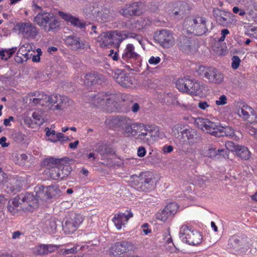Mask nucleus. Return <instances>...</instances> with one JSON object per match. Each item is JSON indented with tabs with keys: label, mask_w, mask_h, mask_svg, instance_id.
<instances>
[{
	"label": "nucleus",
	"mask_w": 257,
	"mask_h": 257,
	"mask_svg": "<svg viewBox=\"0 0 257 257\" xmlns=\"http://www.w3.org/2000/svg\"><path fill=\"white\" fill-rule=\"evenodd\" d=\"M104 80L102 75L95 72L89 73L86 74L84 77V84L89 86L95 84H101Z\"/></svg>",
	"instance_id": "nucleus-27"
},
{
	"label": "nucleus",
	"mask_w": 257,
	"mask_h": 257,
	"mask_svg": "<svg viewBox=\"0 0 257 257\" xmlns=\"http://www.w3.org/2000/svg\"><path fill=\"white\" fill-rule=\"evenodd\" d=\"M49 168L45 171L46 174L54 180L63 179L67 176L71 171V168L66 165L64 159L50 158L46 160Z\"/></svg>",
	"instance_id": "nucleus-2"
},
{
	"label": "nucleus",
	"mask_w": 257,
	"mask_h": 257,
	"mask_svg": "<svg viewBox=\"0 0 257 257\" xmlns=\"http://www.w3.org/2000/svg\"><path fill=\"white\" fill-rule=\"evenodd\" d=\"M236 154L243 160H248L250 158L251 154L248 148L242 146H238L236 149Z\"/></svg>",
	"instance_id": "nucleus-36"
},
{
	"label": "nucleus",
	"mask_w": 257,
	"mask_h": 257,
	"mask_svg": "<svg viewBox=\"0 0 257 257\" xmlns=\"http://www.w3.org/2000/svg\"><path fill=\"white\" fill-rule=\"evenodd\" d=\"M105 124L109 127H117L120 128H135L143 127H153L155 126L151 124H145L142 123L136 122L130 118L123 115L111 116L106 119Z\"/></svg>",
	"instance_id": "nucleus-3"
},
{
	"label": "nucleus",
	"mask_w": 257,
	"mask_h": 257,
	"mask_svg": "<svg viewBox=\"0 0 257 257\" xmlns=\"http://www.w3.org/2000/svg\"><path fill=\"white\" fill-rule=\"evenodd\" d=\"M32 49V45L29 43H27L22 46L18 50V54L22 55L26 61L30 58L29 52Z\"/></svg>",
	"instance_id": "nucleus-37"
},
{
	"label": "nucleus",
	"mask_w": 257,
	"mask_h": 257,
	"mask_svg": "<svg viewBox=\"0 0 257 257\" xmlns=\"http://www.w3.org/2000/svg\"><path fill=\"white\" fill-rule=\"evenodd\" d=\"M35 197L38 199V202L40 198L46 197L48 198H51L59 195L60 193L59 187L57 185L48 187L38 186L35 187Z\"/></svg>",
	"instance_id": "nucleus-15"
},
{
	"label": "nucleus",
	"mask_w": 257,
	"mask_h": 257,
	"mask_svg": "<svg viewBox=\"0 0 257 257\" xmlns=\"http://www.w3.org/2000/svg\"><path fill=\"white\" fill-rule=\"evenodd\" d=\"M207 181V179L205 176H200L198 177L197 182L198 184L200 185H203Z\"/></svg>",
	"instance_id": "nucleus-62"
},
{
	"label": "nucleus",
	"mask_w": 257,
	"mask_h": 257,
	"mask_svg": "<svg viewBox=\"0 0 257 257\" xmlns=\"http://www.w3.org/2000/svg\"><path fill=\"white\" fill-rule=\"evenodd\" d=\"M143 132L138 131V130H130L127 134L128 136H132L134 138L141 140L145 143L150 144L155 139L157 138L159 139H163L164 138L167 139H171L170 135L168 133L162 132L159 130L157 131L158 136H154L155 138L153 137V131L152 130H144Z\"/></svg>",
	"instance_id": "nucleus-8"
},
{
	"label": "nucleus",
	"mask_w": 257,
	"mask_h": 257,
	"mask_svg": "<svg viewBox=\"0 0 257 257\" xmlns=\"http://www.w3.org/2000/svg\"><path fill=\"white\" fill-rule=\"evenodd\" d=\"M231 60H232V63H231L232 67L234 69H237L239 67L240 63V60L239 58L237 56H233L232 57Z\"/></svg>",
	"instance_id": "nucleus-49"
},
{
	"label": "nucleus",
	"mask_w": 257,
	"mask_h": 257,
	"mask_svg": "<svg viewBox=\"0 0 257 257\" xmlns=\"http://www.w3.org/2000/svg\"><path fill=\"white\" fill-rule=\"evenodd\" d=\"M132 247V243L127 241H122L111 244L105 248L106 253L112 257H119L127 252Z\"/></svg>",
	"instance_id": "nucleus-13"
},
{
	"label": "nucleus",
	"mask_w": 257,
	"mask_h": 257,
	"mask_svg": "<svg viewBox=\"0 0 257 257\" xmlns=\"http://www.w3.org/2000/svg\"><path fill=\"white\" fill-rule=\"evenodd\" d=\"M170 215L164 209L160 213L157 215V218L161 221H165L169 217Z\"/></svg>",
	"instance_id": "nucleus-48"
},
{
	"label": "nucleus",
	"mask_w": 257,
	"mask_h": 257,
	"mask_svg": "<svg viewBox=\"0 0 257 257\" xmlns=\"http://www.w3.org/2000/svg\"><path fill=\"white\" fill-rule=\"evenodd\" d=\"M156 186V180L152 176L147 177L142 183L141 188L144 191H149L154 188Z\"/></svg>",
	"instance_id": "nucleus-33"
},
{
	"label": "nucleus",
	"mask_w": 257,
	"mask_h": 257,
	"mask_svg": "<svg viewBox=\"0 0 257 257\" xmlns=\"http://www.w3.org/2000/svg\"><path fill=\"white\" fill-rule=\"evenodd\" d=\"M143 12V4L141 2L134 3L126 5L119 10V13L126 17L139 16Z\"/></svg>",
	"instance_id": "nucleus-17"
},
{
	"label": "nucleus",
	"mask_w": 257,
	"mask_h": 257,
	"mask_svg": "<svg viewBox=\"0 0 257 257\" xmlns=\"http://www.w3.org/2000/svg\"><path fill=\"white\" fill-rule=\"evenodd\" d=\"M190 84H191V80L185 78H179L176 82L177 88L183 92L188 93Z\"/></svg>",
	"instance_id": "nucleus-32"
},
{
	"label": "nucleus",
	"mask_w": 257,
	"mask_h": 257,
	"mask_svg": "<svg viewBox=\"0 0 257 257\" xmlns=\"http://www.w3.org/2000/svg\"><path fill=\"white\" fill-rule=\"evenodd\" d=\"M161 59L159 57L152 56L149 60L150 64L156 65L160 62Z\"/></svg>",
	"instance_id": "nucleus-56"
},
{
	"label": "nucleus",
	"mask_w": 257,
	"mask_h": 257,
	"mask_svg": "<svg viewBox=\"0 0 257 257\" xmlns=\"http://www.w3.org/2000/svg\"><path fill=\"white\" fill-rule=\"evenodd\" d=\"M248 32V35L257 39V27L251 28Z\"/></svg>",
	"instance_id": "nucleus-55"
},
{
	"label": "nucleus",
	"mask_w": 257,
	"mask_h": 257,
	"mask_svg": "<svg viewBox=\"0 0 257 257\" xmlns=\"http://www.w3.org/2000/svg\"><path fill=\"white\" fill-rule=\"evenodd\" d=\"M178 6H179V10H183V14L185 13L187 9L188 8V5L186 3L183 2H179L178 4Z\"/></svg>",
	"instance_id": "nucleus-59"
},
{
	"label": "nucleus",
	"mask_w": 257,
	"mask_h": 257,
	"mask_svg": "<svg viewBox=\"0 0 257 257\" xmlns=\"http://www.w3.org/2000/svg\"><path fill=\"white\" fill-rule=\"evenodd\" d=\"M119 60L123 66L128 70H134L141 65L140 56L135 52V47L132 44L126 45Z\"/></svg>",
	"instance_id": "nucleus-4"
},
{
	"label": "nucleus",
	"mask_w": 257,
	"mask_h": 257,
	"mask_svg": "<svg viewBox=\"0 0 257 257\" xmlns=\"http://www.w3.org/2000/svg\"><path fill=\"white\" fill-rule=\"evenodd\" d=\"M208 130L209 131L207 132L208 133L217 137L226 136L233 139L237 140L242 136L241 133L239 131V130H227V131H229L227 132L224 131V130Z\"/></svg>",
	"instance_id": "nucleus-23"
},
{
	"label": "nucleus",
	"mask_w": 257,
	"mask_h": 257,
	"mask_svg": "<svg viewBox=\"0 0 257 257\" xmlns=\"http://www.w3.org/2000/svg\"><path fill=\"white\" fill-rule=\"evenodd\" d=\"M224 152V150L223 149H216L215 148H210L207 150L205 156L213 158L219 154H222Z\"/></svg>",
	"instance_id": "nucleus-41"
},
{
	"label": "nucleus",
	"mask_w": 257,
	"mask_h": 257,
	"mask_svg": "<svg viewBox=\"0 0 257 257\" xmlns=\"http://www.w3.org/2000/svg\"><path fill=\"white\" fill-rule=\"evenodd\" d=\"M202 86L198 82L193 81L191 80V84H190L188 93L191 95H200L202 94Z\"/></svg>",
	"instance_id": "nucleus-34"
},
{
	"label": "nucleus",
	"mask_w": 257,
	"mask_h": 257,
	"mask_svg": "<svg viewBox=\"0 0 257 257\" xmlns=\"http://www.w3.org/2000/svg\"><path fill=\"white\" fill-rule=\"evenodd\" d=\"M83 221V216L78 214H72L66 218L63 229L66 234L75 232Z\"/></svg>",
	"instance_id": "nucleus-14"
},
{
	"label": "nucleus",
	"mask_w": 257,
	"mask_h": 257,
	"mask_svg": "<svg viewBox=\"0 0 257 257\" xmlns=\"http://www.w3.org/2000/svg\"><path fill=\"white\" fill-rule=\"evenodd\" d=\"M137 35L126 31H109L101 33L99 38L105 46L110 44H116L118 46L127 38H135Z\"/></svg>",
	"instance_id": "nucleus-6"
},
{
	"label": "nucleus",
	"mask_w": 257,
	"mask_h": 257,
	"mask_svg": "<svg viewBox=\"0 0 257 257\" xmlns=\"http://www.w3.org/2000/svg\"><path fill=\"white\" fill-rule=\"evenodd\" d=\"M16 48H12V49L7 50H1L0 56L3 60H7L10 58L13 54L15 52Z\"/></svg>",
	"instance_id": "nucleus-42"
},
{
	"label": "nucleus",
	"mask_w": 257,
	"mask_h": 257,
	"mask_svg": "<svg viewBox=\"0 0 257 257\" xmlns=\"http://www.w3.org/2000/svg\"><path fill=\"white\" fill-rule=\"evenodd\" d=\"M20 33L27 39H34L39 33L37 28L30 22H21L17 25Z\"/></svg>",
	"instance_id": "nucleus-16"
},
{
	"label": "nucleus",
	"mask_w": 257,
	"mask_h": 257,
	"mask_svg": "<svg viewBox=\"0 0 257 257\" xmlns=\"http://www.w3.org/2000/svg\"><path fill=\"white\" fill-rule=\"evenodd\" d=\"M229 243L231 245V247L237 249L239 250L240 248H239V240L237 239H231L229 240Z\"/></svg>",
	"instance_id": "nucleus-53"
},
{
	"label": "nucleus",
	"mask_w": 257,
	"mask_h": 257,
	"mask_svg": "<svg viewBox=\"0 0 257 257\" xmlns=\"http://www.w3.org/2000/svg\"><path fill=\"white\" fill-rule=\"evenodd\" d=\"M46 136L48 139L52 142L65 140L63 134L60 133H56L54 130H48L46 132Z\"/></svg>",
	"instance_id": "nucleus-35"
},
{
	"label": "nucleus",
	"mask_w": 257,
	"mask_h": 257,
	"mask_svg": "<svg viewBox=\"0 0 257 257\" xmlns=\"http://www.w3.org/2000/svg\"><path fill=\"white\" fill-rule=\"evenodd\" d=\"M174 105H177L180 107L184 108L185 109H189L191 108V106L189 104H185L180 102L179 101H176L174 103Z\"/></svg>",
	"instance_id": "nucleus-63"
},
{
	"label": "nucleus",
	"mask_w": 257,
	"mask_h": 257,
	"mask_svg": "<svg viewBox=\"0 0 257 257\" xmlns=\"http://www.w3.org/2000/svg\"><path fill=\"white\" fill-rule=\"evenodd\" d=\"M107 94V93L103 92L97 93H91L90 95H88L89 97L88 100L96 106L102 107L104 103Z\"/></svg>",
	"instance_id": "nucleus-29"
},
{
	"label": "nucleus",
	"mask_w": 257,
	"mask_h": 257,
	"mask_svg": "<svg viewBox=\"0 0 257 257\" xmlns=\"http://www.w3.org/2000/svg\"><path fill=\"white\" fill-rule=\"evenodd\" d=\"M215 103L217 105H222L227 103V97L225 95H221L218 100H216Z\"/></svg>",
	"instance_id": "nucleus-50"
},
{
	"label": "nucleus",
	"mask_w": 257,
	"mask_h": 257,
	"mask_svg": "<svg viewBox=\"0 0 257 257\" xmlns=\"http://www.w3.org/2000/svg\"><path fill=\"white\" fill-rule=\"evenodd\" d=\"M59 248V245L51 244H41L35 246L33 251L36 255H46L53 252Z\"/></svg>",
	"instance_id": "nucleus-24"
},
{
	"label": "nucleus",
	"mask_w": 257,
	"mask_h": 257,
	"mask_svg": "<svg viewBox=\"0 0 257 257\" xmlns=\"http://www.w3.org/2000/svg\"><path fill=\"white\" fill-rule=\"evenodd\" d=\"M237 114L247 121L248 127L257 128V115L251 107L243 105L242 107L238 109Z\"/></svg>",
	"instance_id": "nucleus-12"
},
{
	"label": "nucleus",
	"mask_w": 257,
	"mask_h": 257,
	"mask_svg": "<svg viewBox=\"0 0 257 257\" xmlns=\"http://www.w3.org/2000/svg\"><path fill=\"white\" fill-rule=\"evenodd\" d=\"M146 154V151L145 149L143 147H140L138 148V155L140 157H143L145 156Z\"/></svg>",
	"instance_id": "nucleus-61"
},
{
	"label": "nucleus",
	"mask_w": 257,
	"mask_h": 257,
	"mask_svg": "<svg viewBox=\"0 0 257 257\" xmlns=\"http://www.w3.org/2000/svg\"><path fill=\"white\" fill-rule=\"evenodd\" d=\"M173 150V148L172 146L165 145L163 147L162 151L164 153H170L172 152Z\"/></svg>",
	"instance_id": "nucleus-60"
},
{
	"label": "nucleus",
	"mask_w": 257,
	"mask_h": 257,
	"mask_svg": "<svg viewBox=\"0 0 257 257\" xmlns=\"http://www.w3.org/2000/svg\"><path fill=\"white\" fill-rule=\"evenodd\" d=\"M32 96H35L33 99L32 102L35 104H40L41 105H46L48 107L50 106V96L47 95L44 92H35L32 94Z\"/></svg>",
	"instance_id": "nucleus-28"
},
{
	"label": "nucleus",
	"mask_w": 257,
	"mask_h": 257,
	"mask_svg": "<svg viewBox=\"0 0 257 257\" xmlns=\"http://www.w3.org/2000/svg\"><path fill=\"white\" fill-rule=\"evenodd\" d=\"M27 159L28 156L26 154H21L19 157V160H20V162H18L19 164L20 165L24 164Z\"/></svg>",
	"instance_id": "nucleus-57"
},
{
	"label": "nucleus",
	"mask_w": 257,
	"mask_h": 257,
	"mask_svg": "<svg viewBox=\"0 0 257 257\" xmlns=\"http://www.w3.org/2000/svg\"><path fill=\"white\" fill-rule=\"evenodd\" d=\"M155 40L163 47L169 48L173 45L174 39L172 33L167 30H162L155 36Z\"/></svg>",
	"instance_id": "nucleus-19"
},
{
	"label": "nucleus",
	"mask_w": 257,
	"mask_h": 257,
	"mask_svg": "<svg viewBox=\"0 0 257 257\" xmlns=\"http://www.w3.org/2000/svg\"><path fill=\"white\" fill-rule=\"evenodd\" d=\"M6 140L7 138L5 137H3L0 139V145L3 148L7 147L9 146V144L6 142Z\"/></svg>",
	"instance_id": "nucleus-64"
},
{
	"label": "nucleus",
	"mask_w": 257,
	"mask_h": 257,
	"mask_svg": "<svg viewBox=\"0 0 257 257\" xmlns=\"http://www.w3.org/2000/svg\"><path fill=\"white\" fill-rule=\"evenodd\" d=\"M195 124L198 128H217L218 125L208 119L197 118L195 120Z\"/></svg>",
	"instance_id": "nucleus-31"
},
{
	"label": "nucleus",
	"mask_w": 257,
	"mask_h": 257,
	"mask_svg": "<svg viewBox=\"0 0 257 257\" xmlns=\"http://www.w3.org/2000/svg\"><path fill=\"white\" fill-rule=\"evenodd\" d=\"M21 205L24 211L33 212L38 207V199L34 194L26 193L14 198L8 204V210L13 214L16 213L18 207Z\"/></svg>",
	"instance_id": "nucleus-1"
},
{
	"label": "nucleus",
	"mask_w": 257,
	"mask_h": 257,
	"mask_svg": "<svg viewBox=\"0 0 257 257\" xmlns=\"http://www.w3.org/2000/svg\"><path fill=\"white\" fill-rule=\"evenodd\" d=\"M33 119H25L26 123L28 124V127H37L40 126L44 122V118L38 112H34L32 114Z\"/></svg>",
	"instance_id": "nucleus-30"
},
{
	"label": "nucleus",
	"mask_w": 257,
	"mask_h": 257,
	"mask_svg": "<svg viewBox=\"0 0 257 257\" xmlns=\"http://www.w3.org/2000/svg\"><path fill=\"white\" fill-rule=\"evenodd\" d=\"M83 29H84L85 31L89 32L91 34L97 35L98 34V32L96 31V26L91 24L85 23V28Z\"/></svg>",
	"instance_id": "nucleus-46"
},
{
	"label": "nucleus",
	"mask_w": 257,
	"mask_h": 257,
	"mask_svg": "<svg viewBox=\"0 0 257 257\" xmlns=\"http://www.w3.org/2000/svg\"><path fill=\"white\" fill-rule=\"evenodd\" d=\"M98 16L101 18V22H102L110 21L112 18L110 11L106 8L99 12Z\"/></svg>",
	"instance_id": "nucleus-39"
},
{
	"label": "nucleus",
	"mask_w": 257,
	"mask_h": 257,
	"mask_svg": "<svg viewBox=\"0 0 257 257\" xmlns=\"http://www.w3.org/2000/svg\"><path fill=\"white\" fill-rule=\"evenodd\" d=\"M246 17L249 21L257 22V10H250L246 14Z\"/></svg>",
	"instance_id": "nucleus-45"
},
{
	"label": "nucleus",
	"mask_w": 257,
	"mask_h": 257,
	"mask_svg": "<svg viewBox=\"0 0 257 257\" xmlns=\"http://www.w3.org/2000/svg\"><path fill=\"white\" fill-rule=\"evenodd\" d=\"M197 74L208 80L209 82L219 84L223 80V75L213 67L200 66L196 70Z\"/></svg>",
	"instance_id": "nucleus-9"
},
{
	"label": "nucleus",
	"mask_w": 257,
	"mask_h": 257,
	"mask_svg": "<svg viewBox=\"0 0 257 257\" xmlns=\"http://www.w3.org/2000/svg\"><path fill=\"white\" fill-rule=\"evenodd\" d=\"M111 76L116 82L123 87H130L132 83V79L128 75L120 70L112 71Z\"/></svg>",
	"instance_id": "nucleus-21"
},
{
	"label": "nucleus",
	"mask_w": 257,
	"mask_h": 257,
	"mask_svg": "<svg viewBox=\"0 0 257 257\" xmlns=\"http://www.w3.org/2000/svg\"><path fill=\"white\" fill-rule=\"evenodd\" d=\"M176 44L178 48L186 53L195 52L198 47L196 39L186 35L180 36L177 39Z\"/></svg>",
	"instance_id": "nucleus-11"
},
{
	"label": "nucleus",
	"mask_w": 257,
	"mask_h": 257,
	"mask_svg": "<svg viewBox=\"0 0 257 257\" xmlns=\"http://www.w3.org/2000/svg\"><path fill=\"white\" fill-rule=\"evenodd\" d=\"M178 209V206L177 204L175 202L169 203L164 208L170 215H173L176 213Z\"/></svg>",
	"instance_id": "nucleus-43"
},
{
	"label": "nucleus",
	"mask_w": 257,
	"mask_h": 257,
	"mask_svg": "<svg viewBox=\"0 0 257 257\" xmlns=\"http://www.w3.org/2000/svg\"><path fill=\"white\" fill-rule=\"evenodd\" d=\"M116 100L115 94L107 93L102 108L108 112L119 111L120 108Z\"/></svg>",
	"instance_id": "nucleus-20"
},
{
	"label": "nucleus",
	"mask_w": 257,
	"mask_h": 257,
	"mask_svg": "<svg viewBox=\"0 0 257 257\" xmlns=\"http://www.w3.org/2000/svg\"><path fill=\"white\" fill-rule=\"evenodd\" d=\"M206 23L205 18L199 16L192 17L185 19L184 26L187 32L200 36L205 35L208 31Z\"/></svg>",
	"instance_id": "nucleus-5"
},
{
	"label": "nucleus",
	"mask_w": 257,
	"mask_h": 257,
	"mask_svg": "<svg viewBox=\"0 0 257 257\" xmlns=\"http://www.w3.org/2000/svg\"><path fill=\"white\" fill-rule=\"evenodd\" d=\"M66 44L74 50L83 49L85 47L84 42L80 38L74 36H68L65 39Z\"/></svg>",
	"instance_id": "nucleus-25"
},
{
	"label": "nucleus",
	"mask_w": 257,
	"mask_h": 257,
	"mask_svg": "<svg viewBox=\"0 0 257 257\" xmlns=\"http://www.w3.org/2000/svg\"><path fill=\"white\" fill-rule=\"evenodd\" d=\"M49 99L50 101L49 107L54 106V109L57 110H61L66 108L70 104V101L68 97L58 94L51 95Z\"/></svg>",
	"instance_id": "nucleus-18"
},
{
	"label": "nucleus",
	"mask_w": 257,
	"mask_h": 257,
	"mask_svg": "<svg viewBox=\"0 0 257 257\" xmlns=\"http://www.w3.org/2000/svg\"><path fill=\"white\" fill-rule=\"evenodd\" d=\"M231 14L219 9H215L213 11V15L217 23L224 27L228 24V17Z\"/></svg>",
	"instance_id": "nucleus-26"
},
{
	"label": "nucleus",
	"mask_w": 257,
	"mask_h": 257,
	"mask_svg": "<svg viewBox=\"0 0 257 257\" xmlns=\"http://www.w3.org/2000/svg\"><path fill=\"white\" fill-rule=\"evenodd\" d=\"M225 147L227 150L229 151L233 152L236 151V149L237 146H236L234 144L230 141H228L225 143Z\"/></svg>",
	"instance_id": "nucleus-51"
},
{
	"label": "nucleus",
	"mask_w": 257,
	"mask_h": 257,
	"mask_svg": "<svg viewBox=\"0 0 257 257\" xmlns=\"http://www.w3.org/2000/svg\"><path fill=\"white\" fill-rule=\"evenodd\" d=\"M59 16L65 21L70 22L71 19H72V15L69 13H66L63 12H59Z\"/></svg>",
	"instance_id": "nucleus-52"
},
{
	"label": "nucleus",
	"mask_w": 257,
	"mask_h": 257,
	"mask_svg": "<svg viewBox=\"0 0 257 257\" xmlns=\"http://www.w3.org/2000/svg\"><path fill=\"white\" fill-rule=\"evenodd\" d=\"M191 131H189V130L185 131V134H186V136L188 140H191L194 139V136L196 135L194 130H191Z\"/></svg>",
	"instance_id": "nucleus-58"
},
{
	"label": "nucleus",
	"mask_w": 257,
	"mask_h": 257,
	"mask_svg": "<svg viewBox=\"0 0 257 257\" xmlns=\"http://www.w3.org/2000/svg\"><path fill=\"white\" fill-rule=\"evenodd\" d=\"M198 107L202 110H206L207 108L210 107L208 103L205 101H199L198 103Z\"/></svg>",
	"instance_id": "nucleus-54"
},
{
	"label": "nucleus",
	"mask_w": 257,
	"mask_h": 257,
	"mask_svg": "<svg viewBox=\"0 0 257 257\" xmlns=\"http://www.w3.org/2000/svg\"><path fill=\"white\" fill-rule=\"evenodd\" d=\"M143 246L145 251L148 252H153L157 248L156 244L148 239H146L143 241Z\"/></svg>",
	"instance_id": "nucleus-38"
},
{
	"label": "nucleus",
	"mask_w": 257,
	"mask_h": 257,
	"mask_svg": "<svg viewBox=\"0 0 257 257\" xmlns=\"http://www.w3.org/2000/svg\"><path fill=\"white\" fill-rule=\"evenodd\" d=\"M133 213L130 211L116 214L112 218V221L118 230H120L127 223L128 219L132 217Z\"/></svg>",
	"instance_id": "nucleus-22"
},
{
	"label": "nucleus",
	"mask_w": 257,
	"mask_h": 257,
	"mask_svg": "<svg viewBox=\"0 0 257 257\" xmlns=\"http://www.w3.org/2000/svg\"><path fill=\"white\" fill-rule=\"evenodd\" d=\"M179 237L182 241L192 245L200 244L202 240V235L199 232L191 230L186 225L180 228Z\"/></svg>",
	"instance_id": "nucleus-10"
},
{
	"label": "nucleus",
	"mask_w": 257,
	"mask_h": 257,
	"mask_svg": "<svg viewBox=\"0 0 257 257\" xmlns=\"http://www.w3.org/2000/svg\"><path fill=\"white\" fill-rule=\"evenodd\" d=\"M34 21L46 32H50L59 28L57 17L52 13L42 11L34 18Z\"/></svg>",
	"instance_id": "nucleus-7"
},
{
	"label": "nucleus",
	"mask_w": 257,
	"mask_h": 257,
	"mask_svg": "<svg viewBox=\"0 0 257 257\" xmlns=\"http://www.w3.org/2000/svg\"><path fill=\"white\" fill-rule=\"evenodd\" d=\"M44 231L50 234L54 233L57 231V224L55 220L50 221L46 224Z\"/></svg>",
	"instance_id": "nucleus-40"
},
{
	"label": "nucleus",
	"mask_w": 257,
	"mask_h": 257,
	"mask_svg": "<svg viewBox=\"0 0 257 257\" xmlns=\"http://www.w3.org/2000/svg\"><path fill=\"white\" fill-rule=\"evenodd\" d=\"M71 25L78 27L81 29L85 28V23L81 22L78 18L72 16V19L69 22Z\"/></svg>",
	"instance_id": "nucleus-44"
},
{
	"label": "nucleus",
	"mask_w": 257,
	"mask_h": 257,
	"mask_svg": "<svg viewBox=\"0 0 257 257\" xmlns=\"http://www.w3.org/2000/svg\"><path fill=\"white\" fill-rule=\"evenodd\" d=\"M141 232L144 235H148L152 232V229L150 227L149 225L147 223H143L141 225Z\"/></svg>",
	"instance_id": "nucleus-47"
}]
</instances>
